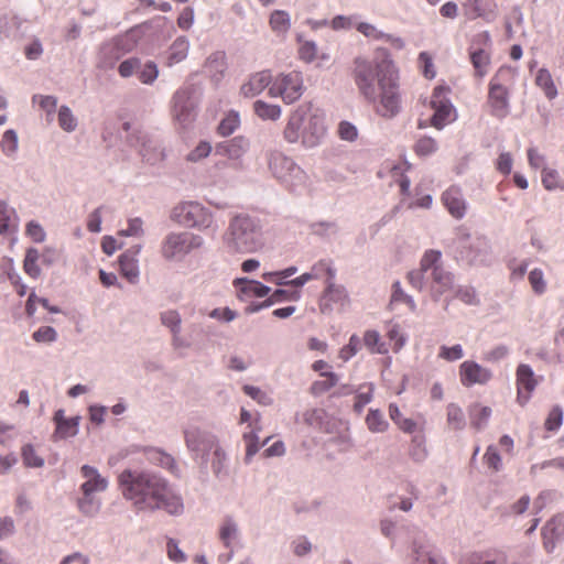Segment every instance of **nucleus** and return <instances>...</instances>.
<instances>
[{"label":"nucleus","instance_id":"1","mask_svg":"<svg viewBox=\"0 0 564 564\" xmlns=\"http://www.w3.org/2000/svg\"><path fill=\"white\" fill-rule=\"evenodd\" d=\"M122 497L137 512L162 510L172 517L184 513V501L170 481L152 470L124 469L118 476Z\"/></svg>","mask_w":564,"mask_h":564},{"label":"nucleus","instance_id":"2","mask_svg":"<svg viewBox=\"0 0 564 564\" xmlns=\"http://www.w3.org/2000/svg\"><path fill=\"white\" fill-rule=\"evenodd\" d=\"M352 75L359 93L369 102L379 101L376 106L379 116L391 119L401 111L399 76L391 61L372 63L356 57Z\"/></svg>","mask_w":564,"mask_h":564},{"label":"nucleus","instance_id":"3","mask_svg":"<svg viewBox=\"0 0 564 564\" xmlns=\"http://www.w3.org/2000/svg\"><path fill=\"white\" fill-rule=\"evenodd\" d=\"M223 245L232 256L258 251L263 245L261 220L246 213L235 214L223 235Z\"/></svg>","mask_w":564,"mask_h":564},{"label":"nucleus","instance_id":"4","mask_svg":"<svg viewBox=\"0 0 564 564\" xmlns=\"http://www.w3.org/2000/svg\"><path fill=\"white\" fill-rule=\"evenodd\" d=\"M326 133L323 113L312 106H300L289 117L283 138L289 143L301 142L305 148L317 147Z\"/></svg>","mask_w":564,"mask_h":564},{"label":"nucleus","instance_id":"5","mask_svg":"<svg viewBox=\"0 0 564 564\" xmlns=\"http://www.w3.org/2000/svg\"><path fill=\"white\" fill-rule=\"evenodd\" d=\"M268 167L281 184L291 192L300 193L306 188L307 174L295 161L278 150L267 152Z\"/></svg>","mask_w":564,"mask_h":564},{"label":"nucleus","instance_id":"6","mask_svg":"<svg viewBox=\"0 0 564 564\" xmlns=\"http://www.w3.org/2000/svg\"><path fill=\"white\" fill-rule=\"evenodd\" d=\"M204 238L189 231H171L161 241L160 253L167 262H182L193 250L204 246Z\"/></svg>","mask_w":564,"mask_h":564},{"label":"nucleus","instance_id":"7","mask_svg":"<svg viewBox=\"0 0 564 564\" xmlns=\"http://www.w3.org/2000/svg\"><path fill=\"white\" fill-rule=\"evenodd\" d=\"M457 258L468 265H488L491 262V247L485 236H470L459 229L456 237Z\"/></svg>","mask_w":564,"mask_h":564},{"label":"nucleus","instance_id":"8","mask_svg":"<svg viewBox=\"0 0 564 564\" xmlns=\"http://www.w3.org/2000/svg\"><path fill=\"white\" fill-rule=\"evenodd\" d=\"M183 434L192 458L206 469L212 451L219 445L218 437L209 430L194 424L186 426Z\"/></svg>","mask_w":564,"mask_h":564},{"label":"nucleus","instance_id":"9","mask_svg":"<svg viewBox=\"0 0 564 564\" xmlns=\"http://www.w3.org/2000/svg\"><path fill=\"white\" fill-rule=\"evenodd\" d=\"M516 70L510 66H501L489 83L488 105L491 116L503 119L509 115V91L505 84L514 78Z\"/></svg>","mask_w":564,"mask_h":564},{"label":"nucleus","instance_id":"10","mask_svg":"<svg viewBox=\"0 0 564 564\" xmlns=\"http://www.w3.org/2000/svg\"><path fill=\"white\" fill-rule=\"evenodd\" d=\"M171 219L183 227L200 231L216 229L213 213L197 202L177 204L172 209Z\"/></svg>","mask_w":564,"mask_h":564},{"label":"nucleus","instance_id":"11","mask_svg":"<svg viewBox=\"0 0 564 564\" xmlns=\"http://www.w3.org/2000/svg\"><path fill=\"white\" fill-rule=\"evenodd\" d=\"M134 32L131 29L126 34L104 43L98 52L97 66L102 69H110L124 54L131 52L138 42Z\"/></svg>","mask_w":564,"mask_h":564},{"label":"nucleus","instance_id":"12","mask_svg":"<svg viewBox=\"0 0 564 564\" xmlns=\"http://www.w3.org/2000/svg\"><path fill=\"white\" fill-rule=\"evenodd\" d=\"M305 90L303 76L300 72L281 73L273 78L269 88V95L273 98L281 97L285 104L299 100Z\"/></svg>","mask_w":564,"mask_h":564},{"label":"nucleus","instance_id":"13","mask_svg":"<svg viewBox=\"0 0 564 564\" xmlns=\"http://www.w3.org/2000/svg\"><path fill=\"white\" fill-rule=\"evenodd\" d=\"M197 99L191 87L180 88L172 98V113L175 120L186 126L194 120L196 115Z\"/></svg>","mask_w":564,"mask_h":564},{"label":"nucleus","instance_id":"14","mask_svg":"<svg viewBox=\"0 0 564 564\" xmlns=\"http://www.w3.org/2000/svg\"><path fill=\"white\" fill-rule=\"evenodd\" d=\"M132 147H139V153L143 161L153 165L165 159V151L162 143L143 131L132 133L128 138Z\"/></svg>","mask_w":564,"mask_h":564},{"label":"nucleus","instance_id":"15","mask_svg":"<svg viewBox=\"0 0 564 564\" xmlns=\"http://www.w3.org/2000/svg\"><path fill=\"white\" fill-rule=\"evenodd\" d=\"M161 324L171 333V345L175 350L189 349L193 340L181 334L182 317L176 310H166L160 313Z\"/></svg>","mask_w":564,"mask_h":564},{"label":"nucleus","instance_id":"16","mask_svg":"<svg viewBox=\"0 0 564 564\" xmlns=\"http://www.w3.org/2000/svg\"><path fill=\"white\" fill-rule=\"evenodd\" d=\"M543 547L547 553L564 541V514L552 517L542 528Z\"/></svg>","mask_w":564,"mask_h":564},{"label":"nucleus","instance_id":"17","mask_svg":"<svg viewBox=\"0 0 564 564\" xmlns=\"http://www.w3.org/2000/svg\"><path fill=\"white\" fill-rule=\"evenodd\" d=\"M459 378L464 387L486 384L492 378V372L476 361L466 360L459 366Z\"/></svg>","mask_w":564,"mask_h":564},{"label":"nucleus","instance_id":"18","mask_svg":"<svg viewBox=\"0 0 564 564\" xmlns=\"http://www.w3.org/2000/svg\"><path fill=\"white\" fill-rule=\"evenodd\" d=\"M80 420L82 417L79 415L67 419L65 417V411L63 409L57 410L53 416V421L56 425L52 435L53 441L56 442L76 436L79 431Z\"/></svg>","mask_w":564,"mask_h":564},{"label":"nucleus","instance_id":"19","mask_svg":"<svg viewBox=\"0 0 564 564\" xmlns=\"http://www.w3.org/2000/svg\"><path fill=\"white\" fill-rule=\"evenodd\" d=\"M140 251L141 245H137L128 249L119 257L120 272L131 284L139 282L140 270L138 254Z\"/></svg>","mask_w":564,"mask_h":564},{"label":"nucleus","instance_id":"20","mask_svg":"<svg viewBox=\"0 0 564 564\" xmlns=\"http://www.w3.org/2000/svg\"><path fill=\"white\" fill-rule=\"evenodd\" d=\"M518 401L524 404L535 389L536 380L531 366L521 364L517 368Z\"/></svg>","mask_w":564,"mask_h":564},{"label":"nucleus","instance_id":"21","mask_svg":"<svg viewBox=\"0 0 564 564\" xmlns=\"http://www.w3.org/2000/svg\"><path fill=\"white\" fill-rule=\"evenodd\" d=\"M249 145L250 142L246 137L237 135L218 143L215 148V154L227 156L230 160H238L248 151Z\"/></svg>","mask_w":564,"mask_h":564},{"label":"nucleus","instance_id":"22","mask_svg":"<svg viewBox=\"0 0 564 564\" xmlns=\"http://www.w3.org/2000/svg\"><path fill=\"white\" fill-rule=\"evenodd\" d=\"M412 557L413 564L440 563L437 551L425 538H417L413 541Z\"/></svg>","mask_w":564,"mask_h":564},{"label":"nucleus","instance_id":"23","mask_svg":"<svg viewBox=\"0 0 564 564\" xmlns=\"http://www.w3.org/2000/svg\"><path fill=\"white\" fill-rule=\"evenodd\" d=\"M28 32V21L18 15L0 18V40L20 39Z\"/></svg>","mask_w":564,"mask_h":564},{"label":"nucleus","instance_id":"24","mask_svg":"<svg viewBox=\"0 0 564 564\" xmlns=\"http://www.w3.org/2000/svg\"><path fill=\"white\" fill-rule=\"evenodd\" d=\"M273 83V77L270 70H261L251 75L247 83H245L240 93L247 98L254 97L261 94L265 88H270Z\"/></svg>","mask_w":564,"mask_h":564},{"label":"nucleus","instance_id":"25","mask_svg":"<svg viewBox=\"0 0 564 564\" xmlns=\"http://www.w3.org/2000/svg\"><path fill=\"white\" fill-rule=\"evenodd\" d=\"M80 471L86 479L80 486L83 495H93L94 492H101L107 489L108 480L99 474L97 468L90 465H83Z\"/></svg>","mask_w":564,"mask_h":564},{"label":"nucleus","instance_id":"26","mask_svg":"<svg viewBox=\"0 0 564 564\" xmlns=\"http://www.w3.org/2000/svg\"><path fill=\"white\" fill-rule=\"evenodd\" d=\"M430 279L432 280L431 293L435 301L445 292L452 290L455 282L453 273L445 270L443 267L434 268L430 274Z\"/></svg>","mask_w":564,"mask_h":564},{"label":"nucleus","instance_id":"27","mask_svg":"<svg viewBox=\"0 0 564 564\" xmlns=\"http://www.w3.org/2000/svg\"><path fill=\"white\" fill-rule=\"evenodd\" d=\"M144 456L149 463L169 470L174 476H180V468L175 458L163 449L147 447L144 448Z\"/></svg>","mask_w":564,"mask_h":564},{"label":"nucleus","instance_id":"28","mask_svg":"<svg viewBox=\"0 0 564 564\" xmlns=\"http://www.w3.org/2000/svg\"><path fill=\"white\" fill-rule=\"evenodd\" d=\"M443 203L448 213L456 219H460L466 214V202L459 188L451 187L443 193Z\"/></svg>","mask_w":564,"mask_h":564},{"label":"nucleus","instance_id":"29","mask_svg":"<svg viewBox=\"0 0 564 564\" xmlns=\"http://www.w3.org/2000/svg\"><path fill=\"white\" fill-rule=\"evenodd\" d=\"M188 50V39L184 35L176 37L166 51V65L173 66L184 61L187 57Z\"/></svg>","mask_w":564,"mask_h":564},{"label":"nucleus","instance_id":"30","mask_svg":"<svg viewBox=\"0 0 564 564\" xmlns=\"http://www.w3.org/2000/svg\"><path fill=\"white\" fill-rule=\"evenodd\" d=\"M432 107L435 111L431 118V123L436 129H442L452 120L453 106L448 100H432Z\"/></svg>","mask_w":564,"mask_h":564},{"label":"nucleus","instance_id":"31","mask_svg":"<svg viewBox=\"0 0 564 564\" xmlns=\"http://www.w3.org/2000/svg\"><path fill=\"white\" fill-rule=\"evenodd\" d=\"M239 538V527L232 516H226L219 527V539L224 546L231 547L234 541Z\"/></svg>","mask_w":564,"mask_h":564},{"label":"nucleus","instance_id":"32","mask_svg":"<svg viewBox=\"0 0 564 564\" xmlns=\"http://www.w3.org/2000/svg\"><path fill=\"white\" fill-rule=\"evenodd\" d=\"M205 69L214 80H219L226 69L225 52L217 51L212 53L206 59Z\"/></svg>","mask_w":564,"mask_h":564},{"label":"nucleus","instance_id":"33","mask_svg":"<svg viewBox=\"0 0 564 564\" xmlns=\"http://www.w3.org/2000/svg\"><path fill=\"white\" fill-rule=\"evenodd\" d=\"M236 284H240V292L248 296L264 297L271 291L268 285L262 284L256 280H248L246 278L237 279Z\"/></svg>","mask_w":564,"mask_h":564},{"label":"nucleus","instance_id":"34","mask_svg":"<svg viewBox=\"0 0 564 564\" xmlns=\"http://www.w3.org/2000/svg\"><path fill=\"white\" fill-rule=\"evenodd\" d=\"M212 459H210V467L213 470V474L217 478H225L228 476V467H227V454L225 449L218 445L214 451L210 453Z\"/></svg>","mask_w":564,"mask_h":564},{"label":"nucleus","instance_id":"35","mask_svg":"<svg viewBox=\"0 0 564 564\" xmlns=\"http://www.w3.org/2000/svg\"><path fill=\"white\" fill-rule=\"evenodd\" d=\"M469 56L475 69V75L478 77H484L488 73L490 65L489 53L484 48H476L470 51Z\"/></svg>","mask_w":564,"mask_h":564},{"label":"nucleus","instance_id":"36","mask_svg":"<svg viewBox=\"0 0 564 564\" xmlns=\"http://www.w3.org/2000/svg\"><path fill=\"white\" fill-rule=\"evenodd\" d=\"M270 438L271 437L269 436L264 438L262 443H260L259 436L254 431H250L243 434V441L246 443V455L243 462L246 465L251 463L253 456L270 441Z\"/></svg>","mask_w":564,"mask_h":564},{"label":"nucleus","instance_id":"37","mask_svg":"<svg viewBox=\"0 0 564 564\" xmlns=\"http://www.w3.org/2000/svg\"><path fill=\"white\" fill-rule=\"evenodd\" d=\"M253 111L260 119L271 121H276L282 113V109L279 105L268 104L263 100L253 102Z\"/></svg>","mask_w":564,"mask_h":564},{"label":"nucleus","instance_id":"38","mask_svg":"<svg viewBox=\"0 0 564 564\" xmlns=\"http://www.w3.org/2000/svg\"><path fill=\"white\" fill-rule=\"evenodd\" d=\"M17 228L15 212L7 202L0 199V235L8 234Z\"/></svg>","mask_w":564,"mask_h":564},{"label":"nucleus","instance_id":"39","mask_svg":"<svg viewBox=\"0 0 564 564\" xmlns=\"http://www.w3.org/2000/svg\"><path fill=\"white\" fill-rule=\"evenodd\" d=\"M535 84L543 90L547 99L552 100L557 96V89L552 75L546 68L539 69L535 77Z\"/></svg>","mask_w":564,"mask_h":564},{"label":"nucleus","instance_id":"40","mask_svg":"<svg viewBox=\"0 0 564 564\" xmlns=\"http://www.w3.org/2000/svg\"><path fill=\"white\" fill-rule=\"evenodd\" d=\"M272 31L276 34H285L291 28L290 14L284 10H274L269 20Z\"/></svg>","mask_w":564,"mask_h":564},{"label":"nucleus","instance_id":"41","mask_svg":"<svg viewBox=\"0 0 564 564\" xmlns=\"http://www.w3.org/2000/svg\"><path fill=\"white\" fill-rule=\"evenodd\" d=\"M18 148L19 138L17 131L13 129L7 130L0 141V149L2 153L10 159H14L18 152Z\"/></svg>","mask_w":564,"mask_h":564},{"label":"nucleus","instance_id":"42","mask_svg":"<svg viewBox=\"0 0 564 564\" xmlns=\"http://www.w3.org/2000/svg\"><path fill=\"white\" fill-rule=\"evenodd\" d=\"M470 415V424L476 430H482L491 415V409L489 406H480L479 404H475L469 409Z\"/></svg>","mask_w":564,"mask_h":564},{"label":"nucleus","instance_id":"43","mask_svg":"<svg viewBox=\"0 0 564 564\" xmlns=\"http://www.w3.org/2000/svg\"><path fill=\"white\" fill-rule=\"evenodd\" d=\"M390 419L398 425L404 433H413L416 429V423L412 419L403 417L399 406L394 403L389 404Z\"/></svg>","mask_w":564,"mask_h":564},{"label":"nucleus","instance_id":"44","mask_svg":"<svg viewBox=\"0 0 564 564\" xmlns=\"http://www.w3.org/2000/svg\"><path fill=\"white\" fill-rule=\"evenodd\" d=\"M366 424L372 433H383L388 430L389 423L380 410L370 409L366 416Z\"/></svg>","mask_w":564,"mask_h":564},{"label":"nucleus","instance_id":"45","mask_svg":"<svg viewBox=\"0 0 564 564\" xmlns=\"http://www.w3.org/2000/svg\"><path fill=\"white\" fill-rule=\"evenodd\" d=\"M57 121L59 128L65 132H73L78 126L77 118L74 116L72 109L66 105L59 107L57 112Z\"/></svg>","mask_w":564,"mask_h":564},{"label":"nucleus","instance_id":"46","mask_svg":"<svg viewBox=\"0 0 564 564\" xmlns=\"http://www.w3.org/2000/svg\"><path fill=\"white\" fill-rule=\"evenodd\" d=\"M77 506L79 511L88 518H94L98 514L100 510L101 502L99 499L95 498L93 495H83L82 498L78 499Z\"/></svg>","mask_w":564,"mask_h":564},{"label":"nucleus","instance_id":"47","mask_svg":"<svg viewBox=\"0 0 564 564\" xmlns=\"http://www.w3.org/2000/svg\"><path fill=\"white\" fill-rule=\"evenodd\" d=\"M447 424L452 430L459 431L466 426V419L463 410L455 403L446 408Z\"/></svg>","mask_w":564,"mask_h":564},{"label":"nucleus","instance_id":"48","mask_svg":"<svg viewBox=\"0 0 564 564\" xmlns=\"http://www.w3.org/2000/svg\"><path fill=\"white\" fill-rule=\"evenodd\" d=\"M321 376L326 377V380H318L312 383L311 386V392L314 395H319L335 387L338 381L339 377L332 371L321 372Z\"/></svg>","mask_w":564,"mask_h":564},{"label":"nucleus","instance_id":"49","mask_svg":"<svg viewBox=\"0 0 564 564\" xmlns=\"http://www.w3.org/2000/svg\"><path fill=\"white\" fill-rule=\"evenodd\" d=\"M40 260L39 251L35 248H30L26 251L23 269L25 273L32 279H37L41 275V269L37 265V261Z\"/></svg>","mask_w":564,"mask_h":564},{"label":"nucleus","instance_id":"50","mask_svg":"<svg viewBox=\"0 0 564 564\" xmlns=\"http://www.w3.org/2000/svg\"><path fill=\"white\" fill-rule=\"evenodd\" d=\"M542 184L546 191H564V181L554 169H543Z\"/></svg>","mask_w":564,"mask_h":564},{"label":"nucleus","instance_id":"51","mask_svg":"<svg viewBox=\"0 0 564 564\" xmlns=\"http://www.w3.org/2000/svg\"><path fill=\"white\" fill-rule=\"evenodd\" d=\"M32 99L34 102L37 101L40 107L46 112V121L48 123L53 122L57 108V98L51 95H34Z\"/></svg>","mask_w":564,"mask_h":564},{"label":"nucleus","instance_id":"52","mask_svg":"<svg viewBox=\"0 0 564 564\" xmlns=\"http://www.w3.org/2000/svg\"><path fill=\"white\" fill-rule=\"evenodd\" d=\"M409 455L415 463H423L426 459L427 449L425 446V438L423 436H413L409 449Z\"/></svg>","mask_w":564,"mask_h":564},{"label":"nucleus","instance_id":"53","mask_svg":"<svg viewBox=\"0 0 564 564\" xmlns=\"http://www.w3.org/2000/svg\"><path fill=\"white\" fill-rule=\"evenodd\" d=\"M325 296L335 303L345 304L348 301V293L343 285H337L334 280H326Z\"/></svg>","mask_w":564,"mask_h":564},{"label":"nucleus","instance_id":"54","mask_svg":"<svg viewBox=\"0 0 564 564\" xmlns=\"http://www.w3.org/2000/svg\"><path fill=\"white\" fill-rule=\"evenodd\" d=\"M240 126V117L237 111H230L219 123L218 133L223 137L232 134Z\"/></svg>","mask_w":564,"mask_h":564},{"label":"nucleus","instance_id":"55","mask_svg":"<svg viewBox=\"0 0 564 564\" xmlns=\"http://www.w3.org/2000/svg\"><path fill=\"white\" fill-rule=\"evenodd\" d=\"M455 297L469 306H478L480 304V300L475 288L470 285L458 286L455 291Z\"/></svg>","mask_w":564,"mask_h":564},{"label":"nucleus","instance_id":"56","mask_svg":"<svg viewBox=\"0 0 564 564\" xmlns=\"http://www.w3.org/2000/svg\"><path fill=\"white\" fill-rule=\"evenodd\" d=\"M137 75L142 84L151 85L159 76L158 65L152 61H148L143 65L141 64Z\"/></svg>","mask_w":564,"mask_h":564},{"label":"nucleus","instance_id":"57","mask_svg":"<svg viewBox=\"0 0 564 564\" xmlns=\"http://www.w3.org/2000/svg\"><path fill=\"white\" fill-rule=\"evenodd\" d=\"M292 553L297 557H304L313 551V544L306 535H299L291 541Z\"/></svg>","mask_w":564,"mask_h":564},{"label":"nucleus","instance_id":"58","mask_svg":"<svg viewBox=\"0 0 564 564\" xmlns=\"http://www.w3.org/2000/svg\"><path fill=\"white\" fill-rule=\"evenodd\" d=\"M441 252L436 250H429L426 251L421 261H420V269L425 271L426 273L431 274V272L434 270V268H441L440 264L441 261Z\"/></svg>","mask_w":564,"mask_h":564},{"label":"nucleus","instance_id":"59","mask_svg":"<svg viewBox=\"0 0 564 564\" xmlns=\"http://www.w3.org/2000/svg\"><path fill=\"white\" fill-rule=\"evenodd\" d=\"M21 456L26 467L40 468L44 465V459L35 453L31 444H25L22 447Z\"/></svg>","mask_w":564,"mask_h":564},{"label":"nucleus","instance_id":"60","mask_svg":"<svg viewBox=\"0 0 564 564\" xmlns=\"http://www.w3.org/2000/svg\"><path fill=\"white\" fill-rule=\"evenodd\" d=\"M528 279H529L531 288L535 294L542 295L545 293L546 281L544 279V273H543L542 269L534 268L533 270H531Z\"/></svg>","mask_w":564,"mask_h":564},{"label":"nucleus","instance_id":"61","mask_svg":"<svg viewBox=\"0 0 564 564\" xmlns=\"http://www.w3.org/2000/svg\"><path fill=\"white\" fill-rule=\"evenodd\" d=\"M364 343L372 354H386L388 351L384 344L380 343V335L376 330H367L364 335Z\"/></svg>","mask_w":564,"mask_h":564},{"label":"nucleus","instance_id":"62","mask_svg":"<svg viewBox=\"0 0 564 564\" xmlns=\"http://www.w3.org/2000/svg\"><path fill=\"white\" fill-rule=\"evenodd\" d=\"M308 273L312 275L313 280L322 278L324 273L328 275L327 280H334L336 270L330 265L328 261L321 260L311 268Z\"/></svg>","mask_w":564,"mask_h":564},{"label":"nucleus","instance_id":"63","mask_svg":"<svg viewBox=\"0 0 564 564\" xmlns=\"http://www.w3.org/2000/svg\"><path fill=\"white\" fill-rule=\"evenodd\" d=\"M437 142L431 137H423L415 143L414 151L420 156H427L436 152Z\"/></svg>","mask_w":564,"mask_h":564},{"label":"nucleus","instance_id":"64","mask_svg":"<svg viewBox=\"0 0 564 564\" xmlns=\"http://www.w3.org/2000/svg\"><path fill=\"white\" fill-rule=\"evenodd\" d=\"M141 67V59L138 57H130L120 63L118 67V73L121 77L128 78L133 74H138V70Z\"/></svg>","mask_w":564,"mask_h":564}]
</instances>
